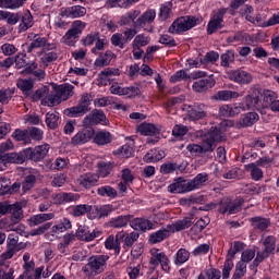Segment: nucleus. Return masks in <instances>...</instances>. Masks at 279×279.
Listing matches in <instances>:
<instances>
[{"instance_id":"nucleus-1","label":"nucleus","mask_w":279,"mask_h":279,"mask_svg":"<svg viewBox=\"0 0 279 279\" xmlns=\"http://www.w3.org/2000/svg\"><path fill=\"white\" fill-rule=\"evenodd\" d=\"M227 128H232V122L225 120L220 123V128L211 126L210 131L204 136L202 145L199 144H189L186 146L187 151L191 156H202V154H207V151L215 150V143L223 141V132Z\"/></svg>"},{"instance_id":"nucleus-2","label":"nucleus","mask_w":279,"mask_h":279,"mask_svg":"<svg viewBox=\"0 0 279 279\" xmlns=\"http://www.w3.org/2000/svg\"><path fill=\"white\" fill-rule=\"evenodd\" d=\"M108 258H110L108 255L92 256L88 263L83 267V272L87 278H95V276L104 274L106 267H108Z\"/></svg>"},{"instance_id":"nucleus-3","label":"nucleus","mask_w":279,"mask_h":279,"mask_svg":"<svg viewBox=\"0 0 279 279\" xmlns=\"http://www.w3.org/2000/svg\"><path fill=\"white\" fill-rule=\"evenodd\" d=\"M195 25H199V19L191 15L182 16L175 20L169 27L170 34H182L193 29Z\"/></svg>"},{"instance_id":"nucleus-4","label":"nucleus","mask_w":279,"mask_h":279,"mask_svg":"<svg viewBox=\"0 0 279 279\" xmlns=\"http://www.w3.org/2000/svg\"><path fill=\"white\" fill-rule=\"evenodd\" d=\"M81 41H82V45H84V47H90L95 45V47L92 48V53H94L95 56H97L99 51H104L107 44L106 39L99 38L98 33L89 34L83 37Z\"/></svg>"},{"instance_id":"nucleus-5","label":"nucleus","mask_w":279,"mask_h":279,"mask_svg":"<svg viewBox=\"0 0 279 279\" xmlns=\"http://www.w3.org/2000/svg\"><path fill=\"white\" fill-rule=\"evenodd\" d=\"M149 264L153 267H158V265L160 264L161 269H163V271L166 272H169V270L171 269V267L169 266V257H167V254L160 252V250L158 248L150 250Z\"/></svg>"},{"instance_id":"nucleus-6","label":"nucleus","mask_w":279,"mask_h":279,"mask_svg":"<svg viewBox=\"0 0 279 279\" xmlns=\"http://www.w3.org/2000/svg\"><path fill=\"white\" fill-rule=\"evenodd\" d=\"M154 21H156V10L149 9L134 22V27L147 31Z\"/></svg>"},{"instance_id":"nucleus-7","label":"nucleus","mask_w":279,"mask_h":279,"mask_svg":"<svg viewBox=\"0 0 279 279\" xmlns=\"http://www.w3.org/2000/svg\"><path fill=\"white\" fill-rule=\"evenodd\" d=\"M223 14H226V10L221 9L213 15L207 25V34H215V32L223 27Z\"/></svg>"},{"instance_id":"nucleus-8","label":"nucleus","mask_w":279,"mask_h":279,"mask_svg":"<svg viewBox=\"0 0 279 279\" xmlns=\"http://www.w3.org/2000/svg\"><path fill=\"white\" fill-rule=\"evenodd\" d=\"M241 210V201H230V198H225L220 202L219 213L221 215H236Z\"/></svg>"},{"instance_id":"nucleus-9","label":"nucleus","mask_w":279,"mask_h":279,"mask_svg":"<svg viewBox=\"0 0 279 279\" xmlns=\"http://www.w3.org/2000/svg\"><path fill=\"white\" fill-rule=\"evenodd\" d=\"M138 236H141V234L136 231H132L131 233L119 231L117 233V240L123 242L124 250H130V247L138 241Z\"/></svg>"},{"instance_id":"nucleus-10","label":"nucleus","mask_w":279,"mask_h":279,"mask_svg":"<svg viewBox=\"0 0 279 279\" xmlns=\"http://www.w3.org/2000/svg\"><path fill=\"white\" fill-rule=\"evenodd\" d=\"M229 80L236 84H252L254 77L245 70H233L229 72Z\"/></svg>"},{"instance_id":"nucleus-11","label":"nucleus","mask_w":279,"mask_h":279,"mask_svg":"<svg viewBox=\"0 0 279 279\" xmlns=\"http://www.w3.org/2000/svg\"><path fill=\"white\" fill-rule=\"evenodd\" d=\"M75 234L77 239H80V241L90 242V241H95L97 236H101V231L97 229L94 231H90L88 227L80 226Z\"/></svg>"},{"instance_id":"nucleus-12","label":"nucleus","mask_w":279,"mask_h":279,"mask_svg":"<svg viewBox=\"0 0 279 279\" xmlns=\"http://www.w3.org/2000/svg\"><path fill=\"white\" fill-rule=\"evenodd\" d=\"M245 107L242 104H234V105H222L219 108L220 117H236L244 112Z\"/></svg>"},{"instance_id":"nucleus-13","label":"nucleus","mask_w":279,"mask_h":279,"mask_svg":"<svg viewBox=\"0 0 279 279\" xmlns=\"http://www.w3.org/2000/svg\"><path fill=\"white\" fill-rule=\"evenodd\" d=\"M99 123H106V114L102 111H94L83 120L84 128H93V125H99Z\"/></svg>"},{"instance_id":"nucleus-14","label":"nucleus","mask_w":279,"mask_h":279,"mask_svg":"<svg viewBox=\"0 0 279 279\" xmlns=\"http://www.w3.org/2000/svg\"><path fill=\"white\" fill-rule=\"evenodd\" d=\"M130 227L133 230H137L141 232H147V230H156V225L145 218H134L130 221Z\"/></svg>"},{"instance_id":"nucleus-15","label":"nucleus","mask_w":279,"mask_h":279,"mask_svg":"<svg viewBox=\"0 0 279 279\" xmlns=\"http://www.w3.org/2000/svg\"><path fill=\"white\" fill-rule=\"evenodd\" d=\"M31 153L32 148H26L20 153L4 154V156L7 157V165H10V162L14 165H23V162L27 160V158H29Z\"/></svg>"},{"instance_id":"nucleus-16","label":"nucleus","mask_w":279,"mask_h":279,"mask_svg":"<svg viewBox=\"0 0 279 279\" xmlns=\"http://www.w3.org/2000/svg\"><path fill=\"white\" fill-rule=\"evenodd\" d=\"M97 182H99V175L92 172L82 174L76 180V184H78V186H82V189H90L95 186Z\"/></svg>"},{"instance_id":"nucleus-17","label":"nucleus","mask_w":279,"mask_h":279,"mask_svg":"<svg viewBox=\"0 0 279 279\" xmlns=\"http://www.w3.org/2000/svg\"><path fill=\"white\" fill-rule=\"evenodd\" d=\"M93 136H95L94 129H84L72 137V145H84L85 143H88Z\"/></svg>"},{"instance_id":"nucleus-18","label":"nucleus","mask_w":279,"mask_h":279,"mask_svg":"<svg viewBox=\"0 0 279 279\" xmlns=\"http://www.w3.org/2000/svg\"><path fill=\"white\" fill-rule=\"evenodd\" d=\"M49 144H44L35 147L34 149L31 148V153H28V158L31 160H34L35 162H38L43 160L47 154H49Z\"/></svg>"},{"instance_id":"nucleus-19","label":"nucleus","mask_w":279,"mask_h":279,"mask_svg":"<svg viewBox=\"0 0 279 279\" xmlns=\"http://www.w3.org/2000/svg\"><path fill=\"white\" fill-rule=\"evenodd\" d=\"M215 84H217L215 78L209 77L194 82L192 88L195 90V93H206V90L213 88Z\"/></svg>"},{"instance_id":"nucleus-20","label":"nucleus","mask_w":279,"mask_h":279,"mask_svg":"<svg viewBox=\"0 0 279 279\" xmlns=\"http://www.w3.org/2000/svg\"><path fill=\"white\" fill-rule=\"evenodd\" d=\"M62 16H66L68 19H80L82 16H86V8L82 5L69 7L62 11Z\"/></svg>"},{"instance_id":"nucleus-21","label":"nucleus","mask_w":279,"mask_h":279,"mask_svg":"<svg viewBox=\"0 0 279 279\" xmlns=\"http://www.w3.org/2000/svg\"><path fill=\"white\" fill-rule=\"evenodd\" d=\"M169 193H191L189 181L178 179L174 183L168 186Z\"/></svg>"},{"instance_id":"nucleus-22","label":"nucleus","mask_w":279,"mask_h":279,"mask_svg":"<svg viewBox=\"0 0 279 279\" xmlns=\"http://www.w3.org/2000/svg\"><path fill=\"white\" fill-rule=\"evenodd\" d=\"M171 234V231L169 227L167 226L166 228H161L158 231L151 233L149 235V243L153 245H156V243H162L165 239H169V235Z\"/></svg>"},{"instance_id":"nucleus-23","label":"nucleus","mask_w":279,"mask_h":279,"mask_svg":"<svg viewBox=\"0 0 279 279\" xmlns=\"http://www.w3.org/2000/svg\"><path fill=\"white\" fill-rule=\"evenodd\" d=\"M239 97H243V94L232 90H219L211 99L215 101H230L231 99H239Z\"/></svg>"},{"instance_id":"nucleus-24","label":"nucleus","mask_w":279,"mask_h":279,"mask_svg":"<svg viewBox=\"0 0 279 279\" xmlns=\"http://www.w3.org/2000/svg\"><path fill=\"white\" fill-rule=\"evenodd\" d=\"M208 182V173L203 172L198 173L194 179L187 181L191 191H197L198 189H202L204 184Z\"/></svg>"},{"instance_id":"nucleus-25","label":"nucleus","mask_w":279,"mask_h":279,"mask_svg":"<svg viewBox=\"0 0 279 279\" xmlns=\"http://www.w3.org/2000/svg\"><path fill=\"white\" fill-rule=\"evenodd\" d=\"M72 228L73 225L71 223V220L69 218H62L58 225L52 226L50 232L52 236H54V234H62V232H66Z\"/></svg>"},{"instance_id":"nucleus-26","label":"nucleus","mask_w":279,"mask_h":279,"mask_svg":"<svg viewBox=\"0 0 279 279\" xmlns=\"http://www.w3.org/2000/svg\"><path fill=\"white\" fill-rule=\"evenodd\" d=\"M189 117L192 121H199V119H206V106L195 105L190 111Z\"/></svg>"},{"instance_id":"nucleus-27","label":"nucleus","mask_w":279,"mask_h":279,"mask_svg":"<svg viewBox=\"0 0 279 279\" xmlns=\"http://www.w3.org/2000/svg\"><path fill=\"white\" fill-rule=\"evenodd\" d=\"M112 58H114V53L110 50H107L98 56V58L95 60L94 64L95 66L101 69L104 66H108L110 62H112Z\"/></svg>"},{"instance_id":"nucleus-28","label":"nucleus","mask_w":279,"mask_h":279,"mask_svg":"<svg viewBox=\"0 0 279 279\" xmlns=\"http://www.w3.org/2000/svg\"><path fill=\"white\" fill-rule=\"evenodd\" d=\"M112 75L113 76L121 75V73L119 72V69H110V68L105 69L98 75L99 84H101L102 86L108 85V82H110V77H112Z\"/></svg>"},{"instance_id":"nucleus-29","label":"nucleus","mask_w":279,"mask_h":279,"mask_svg":"<svg viewBox=\"0 0 279 279\" xmlns=\"http://www.w3.org/2000/svg\"><path fill=\"white\" fill-rule=\"evenodd\" d=\"M74 88L75 87L71 84H62L57 87L56 92L62 101H66V99L73 97Z\"/></svg>"},{"instance_id":"nucleus-30","label":"nucleus","mask_w":279,"mask_h":279,"mask_svg":"<svg viewBox=\"0 0 279 279\" xmlns=\"http://www.w3.org/2000/svg\"><path fill=\"white\" fill-rule=\"evenodd\" d=\"M56 214L49 213V214H38L29 219V226H40L41 223H45V221H51V219H54Z\"/></svg>"},{"instance_id":"nucleus-31","label":"nucleus","mask_w":279,"mask_h":279,"mask_svg":"<svg viewBox=\"0 0 279 279\" xmlns=\"http://www.w3.org/2000/svg\"><path fill=\"white\" fill-rule=\"evenodd\" d=\"M173 16V2H165L160 5L159 9V19L160 21H167Z\"/></svg>"},{"instance_id":"nucleus-32","label":"nucleus","mask_w":279,"mask_h":279,"mask_svg":"<svg viewBox=\"0 0 279 279\" xmlns=\"http://www.w3.org/2000/svg\"><path fill=\"white\" fill-rule=\"evenodd\" d=\"M131 219H132V216L130 215L118 216L110 219L109 226L110 228H117V229L125 228V226H128Z\"/></svg>"},{"instance_id":"nucleus-33","label":"nucleus","mask_w":279,"mask_h":279,"mask_svg":"<svg viewBox=\"0 0 279 279\" xmlns=\"http://www.w3.org/2000/svg\"><path fill=\"white\" fill-rule=\"evenodd\" d=\"M256 121H258V113L248 112L238 122V128H250L254 125Z\"/></svg>"},{"instance_id":"nucleus-34","label":"nucleus","mask_w":279,"mask_h":279,"mask_svg":"<svg viewBox=\"0 0 279 279\" xmlns=\"http://www.w3.org/2000/svg\"><path fill=\"white\" fill-rule=\"evenodd\" d=\"M138 134L142 136H156L158 134V129L156 125L150 123H142L137 126Z\"/></svg>"},{"instance_id":"nucleus-35","label":"nucleus","mask_w":279,"mask_h":279,"mask_svg":"<svg viewBox=\"0 0 279 279\" xmlns=\"http://www.w3.org/2000/svg\"><path fill=\"white\" fill-rule=\"evenodd\" d=\"M138 16H141V11H138V10L130 11L121 16L120 25H122V26L123 25H132V23L134 25V23H136V19H138Z\"/></svg>"},{"instance_id":"nucleus-36","label":"nucleus","mask_w":279,"mask_h":279,"mask_svg":"<svg viewBox=\"0 0 279 279\" xmlns=\"http://www.w3.org/2000/svg\"><path fill=\"white\" fill-rule=\"evenodd\" d=\"M165 158V151L158 149H151L144 156V162H158Z\"/></svg>"},{"instance_id":"nucleus-37","label":"nucleus","mask_w":279,"mask_h":279,"mask_svg":"<svg viewBox=\"0 0 279 279\" xmlns=\"http://www.w3.org/2000/svg\"><path fill=\"white\" fill-rule=\"evenodd\" d=\"M93 210V206L90 205H75L70 207V214L72 217H83L86 213Z\"/></svg>"},{"instance_id":"nucleus-38","label":"nucleus","mask_w":279,"mask_h":279,"mask_svg":"<svg viewBox=\"0 0 279 279\" xmlns=\"http://www.w3.org/2000/svg\"><path fill=\"white\" fill-rule=\"evenodd\" d=\"M94 141L97 145H108V143H112V135L107 131H99L96 133Z\"/></svg>"},{"instance_id":"nucleus-39","label":"nucleus","mask_w":279,"mask_h":279,"mask_svg":"<svg viewBox=\"0 0 279 279\" xmlns=\"http://www.w3.org/2000/svg\"><path fill=\"white\" fill-rule=\"evenodd\" d=\"M105 246L107 250H113L116 254H121V240L117 239V234H116V239H114V235H110L106 240Z\"/></svg>"},{"instance_id":"nucleus-40","label":"nucleus","mask_w":279,"mask_h":279,"mask_svg":"<svg viewBox=\"0 0 279 279\" xmlns=\"http://www.w3.org/2000/svg\"><path fill=\"white\" fill-rule=\"evenodd\" d=\"M86 112L88 111L85 109V107H82V105H77L64 110V114L71 118L84 117Z\"/></svg>"},{"instance_id":"nucleus-41","label":"nucleus","mask_w":279,"mask_h":279,"mask_svg":"<svg viewBox=\"0 0 279 279\" xmlns=\"http://www.w3.org/2000/svg\"><path fill=\"white\" fill-rule=\"evenodd\" d=\"M246 171H250L252 180L258 182L263 180V170L256 163H248L245 166Z\"/></svg>"},{"instance_id":"nucleus-42","label":"nucleus","mask_w":279,"mask_h":279,"mask_svg":"<svg viewBox=\"0 0 279 279\" xmlns=\"http://www.w3.org/2000/svg\"><path fill=\"white\" fill-rule=\"evenodd\" d=\"M13 138H15V141L22 142L25 145H29V143H32V138L29 137V131L27 130H15L12 134Z\"/></svg>"},{"instance_id":"nucleus-43","label":"nucleus","mask_w":279,"mask_h":279,"mask_svg":"<svg viewBox=\"0 0 279 279\" xmlns=\"http://www.w3.org/2000/svg\"><path fill=\"white\" fill-rule=\"evenodd\" d=\"M34 26V17L29 11H26L22 16V23L20 24V32H27L29 27Z\"/></svg>"},{"instance_id":"nucleus-44","label":"nucleus","mask_w":279,"mask_h":279,"mask_svg":"<svg viewBox=\"0 0 279 279\" xmlns=\"http://www.w3.org/2000/svg\"><path fill=\"white\" fill-rule=\"evenodd\" d=\"M47 47V38L40 37V35H34L33 40L28 47V53H32L34 49H40Z\"/></svg>"},{"instance_id":"nucleus-45","label":"nucleus","mask_w":279,"mask_h":279,"mask_svg":"<svg viewBox=\"0 0 279 279\" xmlns=\"http://www.w3.org/2000/svg\"><path fill=\"white\" fill-rule=\"evenodd\" d=\"M186 228H191V221L189 220V218L179 220L172 225H168V229L170 230V232H180L181 230H186Z\"/></svg>"},{"instance_id":"nucleus-46","label":"nucleus","mask_w":279,"mask_h":279,"mask_svg":"<svg viewBox=\"0 0 279 279\" xmlns=\"http://www.w3.org/2000/svg\"><path fill=\"white\" fill-rule=\"evenodd\" d=\"M9 213L14 223H17V221L23 219V208L19 204L9 205Z\"/></svg>"},{"instance_id":"nucleus-47","label":"nucleus","mask_w":279,"mask_h":279,"mask_svg":"<svg viewBox=\"0 0 279 279\" xmlns=\"http://www.w3.org/2000/svg\"><path fill=\"white\" fill-rule=\"evenodd\" d=\"M151 41V38L146 34H138L134 37L132 47H147L149 43Z\"/></svg>"},{"instance_id":"nucleus-48","label":"nucleus","mask_w":279,"mask_h":279,"mask_svg":"<svg viewBox=\"0 0 279 279\" xmlns=\"http://www.w3.org/2000/svg\"><path fill=\"white\" fill-rule=\"evenodd\" d=\"M41 104L43 106H49V107L58 106V104H62V98H60V95L56 90V94H50L47 97H45L41 100Z\"/></svg>"},{"instance_id":"nucleus-49","label":"nucleus","mask_w":279,"mask_h":279,"mask_svg":"<svg viewBox=\"0 0 279 279\" xmlns=\"http://www.w3.org/2000/svg\"><path fill=\"white\" fill-rule=\"evenodd\" d=\"M97 194L100 195V197H110L111 199H114V197H117V190L110 185H105L98 187Z\"/></svg>"},{"instance_id":"nucleus-50","label":"nucleus","mask_w":279,"mask_h":279,"mask_svg":"<svg viewBox=\"0 0 279 279\" xmlns=\"http://www.w3.org/2000/svg\"><path fill=\"white\" fill-rule=\"evenodd\" d=\"M263 108H270V110H272V112H279V100H274L272 96L265 95Z\"/></svg>"},{"instance_id":"nucleus-51","label":"nucleus","mask_w":279,"mask_h":279,"mask_svg":"<svg viewBox=\"0 0 279 279\" xmlns=\"http://www.w3.org/2000/svg\"><path fill=\"white\" fill-rule=\"evenodd\" d=\"M251 223L255 230H267L269 221L266 218L255 217L251 219Z\"/></svg>"},{"instance_id":"nucleus-52","label":"nucleus","mask_w":279,"mask_h":279,"mask_svg":"<svg viewBox=\"0 0 279 279\" xmlns=\"http://www.w3.org/2000/svg\"><path fill=\"white\" fill-rule=\"evenodd\" d=\"M59 120L60 116L58 114V112H48L46 114V125H48L50 130H56V128H58Z\"/></svg>"},{"instance_id":"nucleus-53","label":"nucleus","mask_w":279,"mask_h":279,"mask_svg":"<svg viewBox=\"0 0 279 279\" xmlns=\"http://www.w3.org/2000/svg\"><path fill=\"white\" fill-rule=\"evenodd\" d=\"M234 62V51L228 50L220 56V65L228 69Z\"/></svg>"},{"instance_id":"nucleus-54","label":"nucleus","mask_w":279,"mask_h":279,"mask_svg":"<svg viewBox=\"0 0 279 279\" xmlns=\"http://www.w3.org/2000/svg\"><path fill=\"white\" fill-rule=\"evenodd\" d=\"M25 1L27 0H2V8L8 10H19V8H23Z\"/></svg>"},{"instance_id":"nucleus-55","label":"nucleus","mask_w":279,"mask_h":279,"mask_svg":"<svg viewBox=\"0 0 279 279\" xmlns=\"http://www.w3.org/2000/svg\"><path fill=\"white\" fill-rule=\"evenodd\" d=\"M189 258H191V253H189V251H186V248H180L177 252V257L174 263L177 265H184V263H186V260H189Z\"/></svg>"},{"instance_id":"nucleus-56","label":"nucleus","mask_w":279,"mask_h":279,"mask_svg":"<svg viewBox=\"0 0 279 279\" xmlns=\"http://www.w3.org/2000/svg\"><path fill=\"white\" fill-rule=\"evenodd\" d=\"M17 88L23 93H29L34 88V81L21 78L17 81Z\"/></svg>"},{"instance_id":"nucleus-57","label":"nucleus","mask_w":279,"mask_h":279,"mask_svg":"<svg viewBox=\"0 0 279 279\" xmlns=\"http://www.w3.org/2000/svg\"><path fill=\"white\" fill-rule=\"evenodd\" d=\"M7 247L8 250H13L19 252V235L11 233L7 239Z\"/></svg>"},{"instance_id":"nucleus-58","label":"nucleus","mask_w":279,"mask_h":279,"mask_svg":"<svg viewBox=\"0 0 279 279\" xmlns=\"http://www.w3.org/2000/svg\"><path fill=\"white\" fill-rule=\"evenodd\" d=\"M110 171H112L111 162H100L98 166V173L100 178H108L110 175Z\"/></svg>"},{"instance_id":"nucleus-59","label":"nucleus","mask_w":279,"mask_h":279,"mask_svg":"<svg viewBox=\"0 0 279 279\" xmlns=\"http://www.w3.org/2000/svg\"><path fill=\"white\" fill-rule=\"evenodd\" d=\"M264 251L271 254L276 250V238L267 236L263 240Z\"/></svg>"},{"instance_id":"nucleus-60","label":"nucleus","mask_w":279,"mask_h":279,"mask_svg":"<svg viewBox=\"0 0 279 279\" xmlns=\"http://www.w3.org/2000/svg\"><path fill=\"white\" fill-rule=\"evenodd\" d=\"M34 184H36V177L34 174L27 175L22 183L23 192L27 193V191H32V189H34Z\"/></svg>"},{"instance_id":"nucleus-61","label":"nucleus","mask_w":279,"mask_h":279,"mask_svg":"<svg viewBox=\"0 0 279 279\" xmlns=\"http://www.w3.org/2000/svg\"><path fill=\"white\" fill-rule=\"evenodd\" d=\"M41 64H44V66H49V64H51V62H56V60H58V53H56L54 51L51 52H47L41 57Z\"/></svg>"},{"instance_id":"nucleus-62","label":"nucleus","mask_w":279,"mask_h":279,"mask_svg":"<svg viewBox=\"0 0 279 279\" xmlns=\"http://www.w3.org/2000/svg\"><path fill=\"white\" fill-rule=\"evenodd\" d=\"M77 37L78 35H76L73 31L69 29L66 34L62 37V43L73 46V44L77 41Z\"/></svg>"},{"instance_id":"nucleus-63","label":"nucleus","mask_w":279,"mask_h":279,"mask_svg":"<svg viewBox=\"0 0 279 279\" xmlns=\"http://www.w3.org/2000/svg\"><path fill=\"white\" fill-rule=\"evenodd\" d=\"M12 95H14L13 89H1L0 90V104H8L10 99H12Z\"/></svg>"},{"instance_id":"nucleus-64","label":"nucleus","mask_w":279,"mask_h":279,"mask_svg":"<svg viewBox=\"0 0 279 279\" xmlns=\"http://www.w3.org/2000/svg\"><path fill=\"white\" fill-rule=\"evenodd\" d=\"M0 279H14V268L1 267Z\"/></svg>"}]
</instances>
